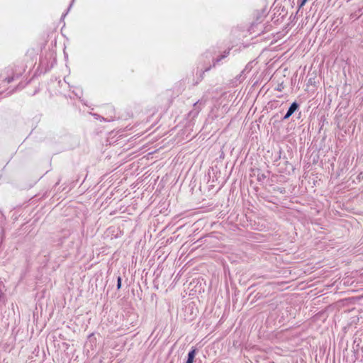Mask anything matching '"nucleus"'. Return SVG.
<instances>
[{
  "label": "nucleus",
  "instance_id": "nucleus-1",
  "mask_svg": "<svg viewBox=\"0 0 363 363\" xmlns=\"http://www.w3.org/2000/svg\"><path fill=\"white\" fill-rule=\"evenodd\" d=\"M298 105L297 103H293L291 104V106L289 107L288 111L286 112V113L285 114L284 118H289V116H291V114L294 113V112L296 111V110L298 108Z\"/></svg>",
  "mask_w": 363,
  "mask_h": 363
},
{
  "label": "nucleus",
  "instance_id": "nucleus-2",
  "mask_svg": "<svg viewBox=\"0 0 363 363\" xmlns=\"http://www.w3.org/2000/svg\"><path fill=\"white\" fill-rule=\"evenodd\" d=\"M196 351L195 350H192L191 352H189L188 358L189 359L194 362V357H195Z\"/></svg>",
  "mask_w": 363,
  "mask_h": 363
},
{
  "label": "nucleus",
  "instance_id": "nucleus-3",
  "mask_svg": "<svg viewBox=\"0 0 363 363\" xmlns=\"http://www.w3.org/2000/svg\"><path fill=\"white\" fill-rule=\"evenodd\" d=\"M121 284H122V279L121 277H118V283H117L118 289H120L121 287Z\"/></svg>",
  "mask_w": 363,
  "mask_h": 363
},
{
  "label": "nucleus",
  "instance_id": "nucleus-4",
  "mask_svg": "<svg viewBox=\"0 0 363 363\" xmlns=\"http://www.w3.org/2000/svg\"><path fill=\"white\" fill-rule=\"evenodd\" d=\"M307 0H302L301 3L300 4V7H302L304 6L305 3H306Z\"/></svg>",
  "mask_w": 363,
  "mask_h": 363
},
{
  "label": "nucleus",
  "instance_id": "nucleus-5",
  "mask_svg": "<svg viewBox=\"0 0 363 363\" xmlns=\"http://www.w3.org/2000/svg\"><path fill=\"white\" fill-rule=\"evenodd\" d=\"M186 363H193V361L188 359Z\"/></svg>",
  "mask_w": 363,
  "mask_h": 363
}]
</instances>
